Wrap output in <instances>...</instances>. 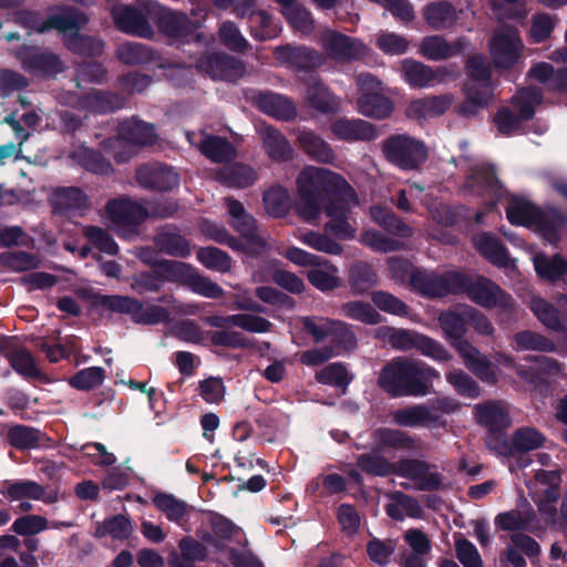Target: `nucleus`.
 <instances>
[{"instance_id": "c756f323", "label": "nucleus", "mask_w": 567, "mask_h": 567, "mask_svg": "<svg viewBox=\"0 0 567 567\" xmlns=\"http://www.w3.org/2000/svg\"><path fill=\"white\" fill-rule=\"evenodd\" d=\"M466 368L484 382L495 384L497 374L491 360L480 352L472 343H462L457 351Z\"/></svg>"}, {"instance_id": "680f3d73", "label": "nucleus", "mask_w": 567, "mask_h": 567, "mask_svg": "<svg viewBox=\"0 0 567 567\" xmlns=\"http://www.w3.org/2000/svg\"><path fill=\"white\" fill-rule=\"evenodd\" d=\"M341 313L350 319L365 324H378L383 321L382 316L370 303L349 301L341 307Z\"/></svg>"}, {"instance_id": "20e7f679", "label": "nucleus", "mask_w": 567, "mask_h": 567, "mask_svg": "<svg viewBox=\"0 0 567 567\" xmlns=\"http://www.w3.org/2000/svg\"><path fill=\"white\" fill-rule=\"evenodd\" d=\"M161 11L162 7L150 0L135 6H116L112 9V16L121 31L147 38L152 35V23L156 22Z\"/></svg>"}, {"instance_id": "a18cd8bd", "label": "nucleus", "mask_w": 567, "mask_h": 567, "mask_svg": "<svg viewBox=\"0 0 567 567\" xmlns=\"http://www.w3.org/2000/svg\"><path fill=\"white\" fill-rule=\"evenodd\" d=\"M419 332L383 326L375 330V337L388 342L392 348L408 351L415 348Z\"/></svg>"}, {"instance_id": "5701e85b", "label": "nucleus", "mask_w": 567, "mask_h": 567, "mask_svg": "<svg viewBox=\"0 0 567 567\" xmlns=\"http://www.w3.org/2000/svg\"><path fill=\"white\" fill-rule=\"evenodd\" d=\"M274 53L280 64L296 71L313 70L326 62V56L322 53L306 47H278Z\"/></svg>"}, {"instance_id": "58836bf2", "label": "nucleus", "mask_w": 567, "mask_h": 567, "mask_svg": "<svg viewBox=\"0 0 567 567\" xmlns=\"http://www.w3.org/2000/svg\"><path fill=\"white\" fill-rule=\"evenodd\" d=\"M52 204L55 209L62 213L84 212L91 207L89 197L78 187L56 189L52 196Z\"/></svg>"}, {"instance_id": "cd10ccee", "label": "nucleus", "mask_w": 567, "mask_h": 567, "mask_svg": "<svg viewBox=\"0 0 567 567\" xmlns=\"http://www.w3.org/2000/svg\"><path fill=\"white\" fill-rule=\"evenodd\" d=\"M306 277L311 286L322 292L332 291L342 285L339 268L321 257L307 270Z\"/></svg>"}, {"instance_id": "c85d7f7f", "label": "nucleus", "mask_w": 567, "mask_h": 567, "mask_svg": "<svg viewBox=\"0 0 567 567\" xmlns=\"http://www.w3.org/2000/svg\"><path fill=\"white\" fill-rule=\"evenodd\" d=\"M204 321L215 328L229 329L239 327L254 333L266 332L270 328V322L259 316L250 313H238L233 316H213L206 317Z\"/></svg>"}, {"instance_id": "69168bd1", "label": "nucleus", "mask_w": 567, "mask_h": 567, "mask_svg": "<svg viewBox=\"0 0 567 567\" xmlns=\"http://www.w3.org/2000/svg\"><path fill=\"white\" fill-rule=\"evenodd\" d=\"M266 212L275 217L285 215L290 207L288 190L281 186L271 187L264 195Z\"/></svg>"}, {"instance_id": "6e6d98bb", "label": "nucleus", "mask_w": 567, "mask_h": 567, "mask_svg": "<svg viewBox=\"0 0 567 567\" xmlns=\"http://www.w3.org/2000/svg\"><path fill=\"white\" fill-rule=\"evenodd\" d=\"M349 284L354 293H363L378 284L372 267L362 261L354 262L349 270Z\"/></svg>"}, {"instance_id": "ea45409f", "label": "nucleus", "mask_w": 567, "mask_h": 567, "mask_svg": "<svg viewBox=\"0 0 567 567\" xmlns=\"http://www.w3.org/2000/svg\"><path fill=\"white\" fill-rule=\"evenodd\" d=\"M307 102L322 113H329L338 110L339 100L328 90V87L318 79L311 78L306 86Z\"/></svg>"}, {"instance_id": "2eb2a0df", "label": "nucleus", "mask_w": 567, "mask_h": 567, "mask_svg": "<svg viewBox=\"0 0 567 567\" xmlns=\"http://www.w3.org/2000/svg\"><path fill=\"white\" fill-rule=\"evenodd\" d=\"M523 47L516 29L508 25L497 29L489 41V53L495 66L507 69L515 64Z\"/></svg>"}, {"instance_id": "393cba45", "label": "nucleus", "mask_w": 567, "mask_h": 567, "mask_svg": "<svg viewBox=\"0 0 567 567\" xmlns=\"http://www.w3.org/2000/svg\"><path fill=\"white\" fill-rule=\"evenodd\" d=\"M136 181L144 187L157 190H169L178 185V174L168 166L152 163L136 171Z\"/></svg>"}, {"instance_id": "412c9836", "label": "nucleus", "mask_w": 567, "mask_h": 567, "mask_svg": "<svg viewBox=\"0 0 567 567\" xmlns=\"http://www.w3.org/2000/svg\"><path fill=\"white\" fill-rule=\"evenodd\" d=\"M465 186L473 194L483 197L488 209H492L506 193L489 166H477L473 169Z\"/></svg>"}, {"instance_id": "8fccbe9b", "label": "nucleus", "mask_w": 567, "mask_h": 567, "mask_svg": "<svg viewBox=\"0 0 567 567\" xmlns=\"http://www.w3.org/2000/svg\"><path fill=\"white\" fill-rule=\"evenodd\" d=\"M155 23L172 38L185 37L192 30V23L184 13L166 11L163 7Z\"/></svg>"}, {"instance_id": "6e6552de", "label": "nucleus", "mask_w": 567, "mask_h": 567, "mask_svg": "<svg viewBox=\"0 0 567 567\" xmlns=\"http://www.w3.org/2000/svg\"><path fill=\"white\" fill-rule=\"evenodd\" d=\"M549 214L555 218L554 224L548 223L543 217L540 218L538 210L533 205L516 196L509 197L506 207V215L512 224L530 225L539 223L544 238L555 244L559 238V230L565 224V217L556 210H551Z\"/></svg>"}, {"instance_id": "5fc2aeb1", "label": "nucleus", "mask_w": 567, "mask_h": 567, "mask_svg": "<svg viewBox=\"0 0 567 567\" xmlns=\"http://www.w3.org/2000/svg\"><path fill=\"white\" fill-rule=\"evenodd\" d=\"M85 24L62 33L64 42L70 50L79 54L86 55H99L103 51V42L99 39L91 37H82L79 34V30Z\"/></svg>"}, {"instance_id": "e2e57ef3", "label": "nucleus", "mask_w": 567, "mask_h": 567, "mask_svg": "<svg viewBox=\"0 0 567 567\" xmlns=\"http://www.w3.org/2000/svg\"><path fill=\"white\" fill-rule=\"evenodd\" d=\"M514 349L518 351H543L551 352L555 350V344L544 336L533 331H522L513 337Z\"/></svg>"}, {"instance_id": "f704fd0d", "label": "nucleus", "mask_w": 567, "mask_h": 567, "mask_svg": "<svg viewBox=\"0 0 567 567\" xmlns=\"http://www.w3.org/2000/svg\"><path fill=\"white\" fill-rule=\"evenodd\" d=\"M560 475L557 471H538L529 485L533 501L557 502Z\"/></svg>"}, {"instance_id": "aec40b11", "label": "nucleus", "mask_w": 567, "mask_h": 567, "mask_svg": "<svg viewBox=\"0 0 567 567\" xmlns=\"http://www.w3.org/2000/svg\"><path fill=\"white\" fill-rule=\"evenodd\" d=\"M197 69L214 80L236 81L246 72L243 61L226 53L204 55L197 63Z\"/></svg>"}, {"instance_id": "49530a36", "label": "nucleus", "mask_w": 567, "mask_h": 567, "mask_svg": "<svg viewBox=\"0 0 567 567\" xmlns=\"http://www.w3.org/2000/svg\"><path fill=\"white\" fill-rule=\"evenodd\" d=\"M391 503L386 505V514L396 520H402L405 516L413 518L421 517L422 507L413 497L395 492L390 495Z\"/></svg>"}, {"instance_id": "37998d69", "label": "nucleus", "mask_w": 567, "mask_h": 567, "mask_svg": "<svg viewBox=\"0 0 567 567\" xmlns=\"http://www.w3.org/2000/svg\"><path fill=\"white\" fill-rule=\"evenodd\" d=\"M217 179L230 187H249L257 181V173L244 164L225 166L217 172Z\"/></svg>"}, {"instance_id": "f3484780", "label": "nucleus", "mask_w": 567, "mask_h": 567, "mask_svg": "<svg viewBox=\"0 0 567 567\" xmlns=\"http://www.w3.org/2000/svg\"><path fill=\"white\" fill-rule=\"evenodd\" d=\"M352 206H355V204L344 196H339L338 199L326 204L324 212L330 220L324 225V231L332 234L337 239H353L357 233V224L351 221L349 217Z\"/></svg>"}, {"instance_id": "423d86ee", "label": "nucleus", "mask_w": 567, "mask_h": 567, "mask_svg": "<svg viewBox=\"0 0 567 567\" xmlns=\"http://www.w3.org/2000/svg\"><path fill=\"white\" fill-rule=\"evenodd\" d=\"M226 204L233 227L244 237L243 241L238 240L239 247L236 250L257 256L270 249L271 243L266 231L256 227L255 219L245 212L243 204L233 198H227Z\"/></svg>"}, {"instance_id": "603ef678", "label": "nucleus", "mask_w": 567, "mask_h": 567, "mask_svg": "<svg viewBox=\"0 0 567 567\" xmlns=\"http://www.w3.org/2000/svg\"><path fill=\"white\" fill-rule=\"evenodd\" d=\"M545 443V436L534 427H520L516 430L511 440L509 451L529 452L536 450ZM507 447L504 446L499 453H505Z\"/></svg>"}, {"instance_id": "a19ab883", "label": "nucleus", "mask_w": 567, "mask_h": 567, "mask_svg": "<svg viewBox=\"0 0 567 567\" xmlns=\"http://www.w3.org/2000/svg\"><path fill=\"white\" fill-rule=\"evenodd\" d=\"M423 17L434 30L452 27L457 20V12L450 2H432L424 7Z\"/></svg>"}, {"instance_id": "a878e982", "label": "nucleus", "mask_w": 567, "mask_h": 567, "mask_svg": "<svg viewBox=\"0 0 567 567\" xmlns=\"http://www.w3.org/2000/svg\"><path fill=\"white\" fill-rule=\"evenodd\" d=\"M467 47L468 41L465 38L449 42L442 35H429L422 39L419 53L427 60L441 61L463 52Z\"/></svg>"}, {"instance_id": "0eeeda50", "label": "nucleus", "mask_w": 567, "mask_h": 567, "mask_svg": "<svg viewBox=\"0 0 567 567\" xmlns=\"http://www.w3.org/2000/svg\"><path fill=\"white\" fill-rule=\"evenodd\" d=\"M385 158L403 171L417 169L427 158L425 144L410 135L398 134L383 142Z\"/></svg>"}, {"instance_id": "ddd939ff", "label": "nucleus", "mask_w": 567, "mask_h": 567, "mask_svg": "<svg viewBox=\"0 0 567 567\" xmlns=\"http://www.w3.org/2000/svg\"><path fill=\"white\" fill-rule=\"evenodd\" d=\"M158 268L165 280L179 281L187 280L192 290L206 298H219L224 295V290L216 282L197 274L189 265L175 261L163 260Z\"/></svg>"}, {"instance_id": "0e129e2a", "label": "nucleus", "mask_w": 567, "mask_h": 567, "mask_svg": "<svg viewBox=\"0 0 567 567\" xmlns=\"http://www.w3.org/2000/svg\"><path fill=\"white\" fill-rule=\"evenodd\" d=\"M154 240L158 249L168 255L186 257L190 254L188 241L176 233L161 231Z\"/></svg>"}, {"instance_id": "9d476101", "label": "nucleus", "mask_w": 567, "mask_h": 567, "mask_svg": "<svg viewBox=\"0 0 567 567\" xmlns=\"http://www.w3.org/2000/svg\"><path fill=\"white\" fill-rule=\"evenodd\" d=\"M89 21L87 17L75 9L68 8L59 14L52 16L48 21H39L37 14L29 11H17L12 13L7 22H13L14 24L21 25L28 30H35L40 33L53 28L60 33L72 31Z\"/></svg>"}, {"instance_id": "4468645a", "label": "nucleus", "mask_w": 567, "mask_h": 567, "mask_svg": "<svg viewBox=\"0 0 567 567\" xmlns=\"http://www.w3.org/2000/svg\"><path fill=\"white\" fill-rule=\"evenodd\" d=\"M320 44L324 56L342 63L359 60L368 53V48L361 40L333 30H326L321 34Z\"/></svg>"}, {"instance_id": "72a5a7b5", "label": "nucleus", "mask_w": 567, "mask_h": 567, "mask_svg": "<svg viewBox=\"0 0 567 567\" xmlns=\"http://www.w3.org/2000/svg\"><path fill=\"white\" fill-rule=\"evenodd\" d=\"M258 132L264 150L270 158L285 162L292 157L293 150L281 132L266 124H261Z\"/></svg>"}, {"instance_id": "7c9ffc66", "label": "nucleus", "mask_w": 567, "mask_h": 567, "mask_svg": "<svg viewBox=\"0 0 567 567\" xmlns=\"http://www.w3.org/2000/svg\"><path fill=\"white\" fill-rule=\"evenodd\" d=\"M455 99L453 94L432 95L412 101L406 114L412 118H430L444 114Z\"/></svg>"}, {"instance_id": "774afa93", "label": "nucleus", "mask_w": 567, "mask_h": 567, "mask_svg": "<svg viewBox=\"0 0 567 567\" xmlns=\"http://www.w3.org/2000/svg\"><path fill=\"white\" fill-rule=\"evenodd\" d=\"M530 309L538 320L548 329L559 331L564 324L558 311L546 300L535 297L530 301Z\"/></svg>"}, {"instance_id": "338daca9", "label": "nucleus", "mask_w": 567, "mask_h": 567, "mask_svg": "<svg viewBox=\"0 0 567 567\" xmlns=\"http://www.w3.org/2000/svg\"><path fill=\"white\" fill-rule=\"evenodd\" d=\"M197 258L206 268L218 272H227L231 269V258L215 247L200 248L197 251Z\"/></svg>"}, {"instance_id": "473e14b6", "label": "nucleus", "mask_w": 567, "mask_h": 567, "mask_svg": "<svg viewBox=\"0 0 567 567\" xmlns=\"http://www.w3.org/2000/svg\"><path fill=\"white\" fill-rule=\"evenodd\" d=\"M393 422L405 427H430L437 423L439 415L426 404H415L392 412Z\"/></svg>"}, {"instance_id": "052dcab7", "label": "nucleus", "mask_w": 567, "mask_h": 567, "mask_svg": "<svg viewBox=\"0 0 567 567\" xmlns=\"http://www.w3.org/2000/svg\"><path fill=\"white\" fill-rule=\"evenodd\" d=\"M534 266L537 274L548 280H557L567 271V260L559 255L548 258L537 254L534 257Z\"/></svg>"}, {"instance_id": "f257e3e1", "label": "nucleus", "mask_w": 567, "mask_h": 567, "mask_svg": "<svg viewBox=\"0 0 567 567\" xmlns=\"http://www.w3.org/2000/svg\"><path fill=\"white\" fill-rule=\"evenodd\" d=\"M297 214L306 221H316L322 210L323 193L337 197H349L357 204V194L350 184L338 173L317 166H307L298 175Z\"/></svg>"}, {"instance_id": "c9c22d12", "label": "nucleus", "mask_w": 567, "mask_h": 567, "mask_svg": "<svg viewBox=\"0 0 567 567\" xmlns=\"http://www.w3.org/2000/svg\"><path fill=\"white\" fill-rule=\"evenodd\" d=\"M258 107L276 118L289 121L296 117L297 110L291 100L276 93H261L257 97Z\"/></svg>"}, {"instance_id": "4c0bfd02", "label": "nucleus", "mask_w": 567, "mask_h": 567, "mask_svg": "<svg viewBox=\"0 0 567 567\" xmlns=\"http://www.w3.org/2000/svg\"><path fill=\"white\" fill-rule=\"evenodd\" d=\"M464 101L458 106V113L463 116L471 117L483 110L492 97L489 84L476 85L475 83H466L464 86Z\"/></svg>"}, {"instance_id": "39448f33", "label": "nucleus", "mask_w": 567, "mask_h": 567, "mask_svg": "<svg viewBox=\"0 0 567 567\" xmlns=\"http://www.w3.org/2000/svg\"><path fill=\"white\" fill-rule=\"evenodd\" d=\"M358 84L357 110L367 117L382 120L393 112L392 101L384 95L385 85L372 73H360L355 78Z\"/></svg>"}, {"instance_id": "3c124183", "label": "nucleus", "mask_w": 567, "mask_h": 567, "mask_svg": "<svg viewBox=\"0 0 567 567\" xmlns=\"http://www.w3.org/2000/svg\"><path fill=\"white\" fill-rule=\"evenodd\" d=\"M476 249L491 262L505 266L507 262V254L503 245L491 234H478L473 238Z\"/></svg>"}, {"instance_id": "1a4fd4ad", "label": "nucleus", "mask_w": 567, "mask_h": 567, "mask_svg": "<svg viewBox=\"0 0 567 567\" xmlns=\"http://www.w3.org/2000/svg\"><path fill=\"white\" fill-rule=\"evenodd\" d=\"M542 94L535 87L520 90L512 99V107L499 110L495 116V123L502 134L511 135L518 131L520 122L529 120L535 106L540 103Z\"/></svg>"}, {"instance_id": "f8f14e48", "label": "nucleus", "mask_w": 567, "mask_h": 567, "mask_svg": "<svg viewBox=\"0 0 567 567\" xmlns=\"http://www.w3.org/2000/svg\"><path fill=\"white\" fill-rule=\"evenodd\" d=\"M463 279L460 292H465L473 302L485 308H498L512 315L513 299L496 284L482 277L472 280L463 275Z\"/></svg>"}, {"instance_id": "864d4df0", "label": "nucleus", "mask_w": 567, "mask_h": 567, "mask_svg": "<svg viewBox=\"0 0 567 567\" xmlns=\"http://www.w3.org/2000/svg\"><path fill=\"white\" fill-rule=\"evenodd\" d=\"M370 215L373 221L379 224L385 230L391 234H394L400 237H410L412 235V229L405 223L396 218L393 213L382 206H372L370 209Z\"/></svg>"}, {"instance_id": "dca6fc26", "label": "nucleus", "mask_w": 567, "mask_h": 567, "mask_svg": "<svg viewBox=\"0 0 567 567\" xmlns=\"http://www.w3.org/2000/svg\"><path fill=\"white\" fill-rule=\"evenodd\" d=\"M394 473L410 480L417 491H434L443 486V477L435 466L421 460H402L395 464Z\"/></svg>"}, {"instance_id": "e433bc0d", "label": "nucleus", "mask_w": 567, "mask_h": 567, "mask_svg": "<svg viewBox=\"0 0 567 567\" xmlns=\"http://www.w3.org/2000/svg\"><path fill=\"white\" fill-rule=\"evenodd\" d=\"M477 420L492 432L499 431L511 425L508 408L503 402H488L475 406Z\"/></svg>"}, {"instance_id": "4d7b16f0", "label": "nucleus", "mask_w": 567, "mask_h": 567, "mask_svg": "<svg viewBox=\"0 0 567 567\" xmlns=\"http://www.w3.org/2000/svg\"><path fill=\"white\" fill-rule=\"evenodd\" d=\"M297 238L308 247L328 255L339 256L342 254V246L326 234L312 230L299 231Z\"/></svg>"}, {"instance_id": "2f4dec72", "label": "nucleus", "mask_w": 567, "mask_h": 567, "mask_svg": "<svg viewBox=\"0 0 567 567\" xmlns=\"http://www.w3.org/2000/svg\"><path fill=\"white\" fill-rule=\"evenodd\" d=\"M437 320L445 339L456 351L460 350L462 343H470L464 339L467 331L466 307L461 312L454 310L444 311L439 315Z\"/></svg>"}, {"instance_id": "7ed1b4c3", "label": "nucleus", "mask_w": 567, "mask_h": 567, "mask_svg": "<svg viewBox=\"0 0 567 567\" xmlns=\"http://www.w3.org/2000/svg\"><path fill=\"white\" fill-rule=\"evenodd\" d=\"M176 209V204L169 203L164 207L158 206L150 213L141 203L122 197L109 200L104 207L103 216L121 237L131 239L138 234V225L151 215L168 217L172 216Z\"/></svg>"}, {"instance_id": "c03bdc74", "label": "nucleus", "mask_w": 567, "mask_h": 567, "mask_svg": "<svg viewBox=\"0 0 567 567\" xmlns=\"http://www.w3.org/2000/svg\"><path fill=\"white\" fill-rule=\"evenodd\" d=\"M202 153L215 163H224L234 159L237 155L235 147L225 138L207 135L198 144Z\"/></svg>"}, {"instance_id": "13d9d810", "label": "nucleus", "mask_w": 567, "mask_h": 567, "mask_svg": "<svg viewBox=\"0 0 567 567\" xmlns=\"http://www.w3.org/2000/svg\"><path fill=\"white\" fill-rule=\"evenodd\" d=\"M1 493L12 501H39L44 495V488L33 481L4 482Z\"/></svg>"}, {"instance_id": "79ce46f5", "label": "nucleus", "mask_w": 567, "mask_h": 567, "mask_svg": "<svg viewBox=\"0 0 567 567\" xmlns=\"http://www.w3.org/2000/svg\"><path fill=\"white\" fill-rule=\"evenodd\" d=\"M80 106L92 112L106 113L121 109L125 103V96L117 93L94 91L80 100Z\"/></svg>"}, {"instance_id": "de8ad7c7", "label": "nucleus", "mask_w": 567, "mask_h": 567, "mask_svg": "<svg viewBox=\"0 0 567 567\" xmlns=\"http://www.w3.org/2000/svg\"><path fill=\"white\" fill-rule=\"evenodd\" d=\"M132 532L131 520L124 515H115L97 523L93 535L96 538L110 536L113 539L124 540L130 537Z\"/></svg>"}, {"instance_id": "09e8293b", "label": "nucleus", "mask_w": 567, "mask_h": 567, "mask_svg": "<svg viewBox=\"0 0 567 567\" xmlns=\"http://www.w3.org/2000/svg\"><path fill=\"white\" fill-rule=\"evenodd\" d=\"M529 76L551 91L567 89V69L555 72L550 64L542 62L529 70Z\"/></svg>"}, {"instance_id": "6ab92c4d", "label": "nucleus", "mask_w": 567, "mask_h": 567, "mask_svg": "<svg viewBox=\"0 0 567 567\" xmlns=\"http://www.w3.org/2000/svg\"><path fill=\"white\" fill-rule=\"evenodd\" d=\"M401 64L405 81L413 87H432L456 75L446 66L432 68L410 59L403 60Z\"/></svg>"}, {"instance_id": "bf43d9fd", "label": "nucleus", "mask_w": 567, "mask_h": 567, "mask_svg": "<svg viewBox=\"0 0 567 567\" xmlns=\"http://www.w3.org/2000/svg\"><path fill=\"white\" fill-rule=\"evenodd\" d=\"M153 502L165 514L167 519L175 523H181L187 516L190 508L184 501L176 498L172 494H157Z\"/></svg>"}, {"instance_id": "f03ea898", "label": "nucleus", "mask_w": 567, "mask_h": 567, "mask_svg": "<svg viewBox=\"0 0 567 567\" xmlns=\"http://www.w3.org/2000/svg\"><path fill=\"white\" fill-rule=\"evenodd\" d=\"M439 378L440 373L422 361L396 358L381 369L378 384L391 396H423L430 392L426 382Z\"/></svg>"}, {"instance_id": "b1692460", "label": "nucleus", "mask_w": 567, "mask_h": 567, "mask_svg": "<svg viewBox=\"0 0 567 567\" xmlns=\"http://www.w3.org/2000/svg\"><path fill=\"white\" fill-rule=\"evenodd\" d=\"M332 135L346 142H369L379 136L373 124L361 118L340 117L330 124Z\"/></svg>"}, {"instance_id": "a211bd4d", "label": "nucleus", "mask_w": 567, "mask_h": 567, "mask_svg": "<svg viewBox=\"0 0 567 567\" xmlns=\"http://www.w3.org/2000/svg\"><path fill=\"white\" fill-rule=\"evenodd\" d=\"M118 136L120 138L111 141L109 144L115 159L118 162L127 161L131 157V154L126 155L117 152V148L123 146L124 141L140 146L152 145L156 141L154 126L134 118L120 124Z\"/></svg>"}, {"instance_id": "4be33fe9", "label": "nucleus", "mask_w": 567, "mask_h": 567, "mask_svg": "<svg viewBox=\"0 0 567 567\" xmlns=\"http://www.w3.org/2000/svg\"><path fill=\"white\" fill-rule=\"evenodd\" d=\"M302 327L309 334H311L315 342H321L326 339L337 342L339 341V338H342L349 347H353L355 344L353 333L350 332L347 324L341 321H333L322 317H305L302 318Z\"/></svg>"}, {"instance_id": "9b49d317", "label": "nucleus", "mask_w": 567, "mask_h": 567, "mask_svg": "<svg viewBox=\"0 0 567 567\" xmlns=\"http://www.w3.org/2000/svg\"><path fill=\"white\" fill-rule=\"evenodd\" d=\"M463 281V274L457 271H447L440 275L414 269L410 274L411 288L426 297H444L450 293H460V287Z\"/></svg>"}, {"instance_id": "bb28decb", "label": "nucleus", "mask_w": 567, "mask_h": 567, "mask_svg": "<svg viewBox=\"0 0 567 567\" xmlns=\"http://www.w3.org/2000/svg\"><path fill=\"white\" fill-rule=\"evenodd\" d=\"M298 146L313 161L322 164H333L337 155L332 146L321 136L310 130L297 131Z\"/></svg>"}]
</instances>
